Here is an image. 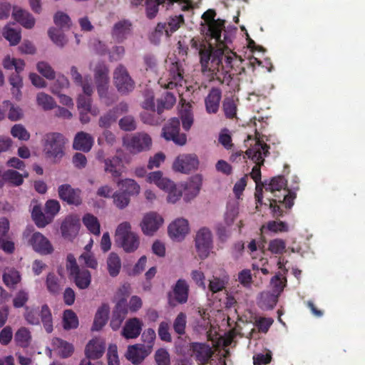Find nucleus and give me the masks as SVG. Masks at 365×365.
Instances as JSON below:
<instances>
[{
  "label": "nucleus",
  "mask_w": 365,
  "mask_h": 365,
  "mask_svg": "<svg viewBox=\"0 0 365 365\" xmlns=\"http://www.w3.org/2000/svg\"><path fill=\"white\" fill-rule=\"evenodd\" d=\"M190 46L198 51L201 71L210 81H217L220 84H230L231 78L222 66V51H214L210 43L201 41L199 38H192L190 40Z\"/></svg>",
  "instance_id": "1"
},
{
  "label": "nucleus",
  "mask_w": 365,
  "mask_h": 365,
  "mask_svg": "<svg viewBox=\"0 0 365 365\" xmlns=\"http://www.w3.org/2000/svg\"><path fill=\"white\" fill-rule=\"evenodd\" d=\"M216 12L214 9H208L202 16L205 25L207 26L206 34L215 42L220 43H232L231 35L225 30V21L217 19H215Z\"/></svg>",
  "instance_id": "2"
},
{
  "label": "nucleus",
  "mask_w": 365,
  "mask_h": 365,
  "mask_svg": "<svg viewBox=\"0 0 365 365\" xmlns=\"http://www.w3.org/2000/svg\"><path fill=\"white\" fill-rule=\"evenodd\" d=\"M269 146L262 140L257 139L254 145L245 151V155L256 165L252 168L251 177L257 185L261 180L260 167L264 165V158L269 154Z\"/></svg>",
  "instance_id": "3"
},
{
  "label": "nucleus",
  "mask_w": 365,
  "mask_h": 365,
  "mask_svg": "<svg viewBox=\"0 0 365 365\" xmlns=\"http://www.w3.org/2000/svg\"><path fill=\"white\" fill-rule=\"evenodd\" d=\"M94 78L101 100L106 106L113 103L116 101V98L114 94H110L108 92V68L104 63L99 62L96 66Z\"/></svg>",
  "instance_id": "4"
},
{
  "label": "nucleus",
  "mask_w": 365,
  "mask_h": 365,
  "mask_svg": "<svg viewBox=\"0 0 365 365\" xmlns=\"http://www.w3.org/2000/svg\"><path fill=\"white\" fill-rule=\"evenodd\" d=\"M115 241L128 253L135 252L140 245L139 237L131 232L130 224L128 222H123L118 226L115 230Z\"/></svg>",
  "instance_id": "5"
},
{
  "label": "nucleus",
  "mask_w": 365,
  "mask_h": 365,
  "mask_svg": "<svg viewBox=\"0 0 365 365\" xmlns=\"http://www.w3.org/2000/svg\"><path fill=\"white\" fill-rule=\"evenodd\" d=\"M66 269L69 277L73 279L78 289H85L90 286L91 282V272L86 269H81L76 262L75 257L71 254L67 256Z\"/></svg>",
  "instance_id": "6"
},
{
  "label": "nucleus",
  "mask_w": 365,
  "mask_h": 365,
  "mask_svg": "<svg viewBox=\"0 0 365 365\" xmlns=\"http://www.w3.org/2000/svg\"><path fill=\"white\" fill-rule=\"evenodd\" d=\"M66 138L56 132L46 133L42 140L43 152L49 158H61L63 155Z\"/></svg>",
  "instance_id": "7"
},
{
  "label": "nucleus",
  "mask_w": 365,
  "mask_h": 365,
  "mask_svg": "<svg viewBox=\"0 0 365 365\" xmlns=\"http://www.w3.org/2000/svg\"><path fill=\"white\" fill-rule=\"evenodd\" d=\"M3 66L4 68L8 70L14 69L16 73L11 75L9 78V83L12 86V93L15 96L16 99L21 96L20 88L23 86L22 78L19 73L24 71L25 63L20 58H11L6 56L3 61Z\"/></svg>",
  "instance_id": "8"
},
{
  "label": "nucleus",
  "mask_w": 365,
  "mask_h": 365,
  "mask_svg": "<svg viewBox=\"0 0 365 365\" xmlns=\"http://www.w3.org/2000/svg\"><path fill=\"white\" fill-rule=\"evenodd\" d=\"M195 246L200 259H205L208 257L213 248L212 234L209 228L203 227L197 232Z\"/></svg>",
  "instance_id": "9"
},
{
  "label": "nucleus",
  "mask_w": 365,
  "mask_h": 365,
  "mask_svg": "<svg viewBox=\"0 0 365 365\" xmlns=\"http://www.w3.org/2000/svg\"><path fill=\"white\" fill-rule=\"evenodd\" d=\"M113 80L118 91L122 95H127L135 88V81L128 73L126 68L122 64L118 66L115 69Z\"/></svg>",
  "instance_id": "10"
},
{
  "label": "nucleus",
  "mask_w": 365,
  "mask_h": 365,
  "mask_svg": "<svg viewBox=\"0 0 365 365\" xmlns=\"http://www.w3.org/2000/svg\"><path fill=\"white\" fill-rule=\"evenodd\" d=\"M152 139L145 133H136L130 138L123 139V145L132 154H137L150 150Z\"/></svg>",
  "instance_id": "11"
},
{
  "label": "nucleus",
  "mask_w": 365,
  "mask_h": 365,
  "mask_svg": "<svg viewBox=\"0 0 365 365\" xmlns=\"http://www.w3.org/2000/svg\"><path fill=\"white\" fill-rule=\"evenodd\" d=\"M180 123L178 118H171L163 128L162 135L167 140H173L176 145H184L187 142V136L180 133Z\"/></svg>",
  "instance_id": "12"
},
{
  "label": "nucleus",
  "mask_w": 365,
  "mask_h": 365,
  "mask_svg": "<svg viewBox=\"0 0 365 365\" xmlns=\"http://www.w3.org/2000/svg\"><path fill=\"white\" fill-rule=\"evenodd\" d=\"M184 69L179 62L173 63L169 69L168 77L166 79L161 78L159 83L161 87L167 89H173L180 86H182L183 81Z\"/></svg>",
  "instance_id": "13"
},
{
  "label": "nucleus",
  "mask_w": 365,
  "mask_h": 365,
  "mask_svg": "<svg viewBox=\"0 0 365 365\" xmlns=\"http://www.w3.org/2000/svg\"><path fill=\"white\" fill-rule=\"evenodd\" d=\"M189 294V286L185 279H178L173 287V292L168 293V304L170 306H175V302L182 304L187 302Z\"/></svg>",
  "instance_id": "14"
},
{
  "label": "nucleus",
  "mask_w": 365,
  "mask_h": 365,
  "mask_svg": "<svg viewBox=\"0 0 365 365\" xmlns=\"http://www.w3.org/2000/svg\"><path fill=\"white\" fill-rule=\"evenodd\" d=\"M189 350L191 356L200 365L207 364L213 354L212 348L207 343L191 342Z\"/></svg>",
  "instance_id": "15"
},
{
  "label": "nucleus",
  "mask_w": 365,
  "mask_h": 365,
  "mask_svg": "<svg viewBox=\"0 0 365 365\" xmlns=\"http://www.w3.org/2000/svg\"><path fill=\"white\" fill-rule=\"evenodd\" d=\"M59 198L68 205H80L82 203L81 190L73 188L69 184H63L58 187Z\"/></svg>",
  "instance_id": "16"
},
{
  "label": "nucleus",
  "mask_w": 365,
  "mask_h": 365,
  "mask_svg": "<svg viewBox=\"0 0 365 365\" xmlns=\"http://www.w3.org/2000/svg\"><path fill=\"white\" fill-rule=\"evenodd\" d=\"M29 244L36 252L42 255H50L53 252L51 242L39 232L33 233L29 240Z\"/></svg>",
  "instance_id": "17"
},
{
  "label": "nucleus",
  "mask_w": 365,
  "mask_h": 365,
  "mask_svg": "<svg viewBox=\"0 0 365 365\" xmlns=\"http://www.w3.org/2000/svg\"><path fill=\"white\" fill-rule=\"evenodd\" d=\"M198 159L195 155H182L178 156L173 163V168L177 172L188 173L197 168Z\"/></svg>",
  "instance_id": "18"
},
{
  "label": "nucleus",
  "mask_w": 365,
  "mask_h": 365,
  "mask_svg": "<svg viewBox=\"0 0 365 365\" xmlns=\"http://www.w3.org/2000/svg\"><path fill=\"white\" fill-rule=\"evenodd\" d=\"M81 227L80 220L76 215H68L62 222L61 232L65 239L72 240L78 233Z\"/></svg>",
  "instance_id": "19"
},
{
  "label": "nucleus",
  "mask_w": 365,
  "mask_h": 365,
  "mask_svg": "<svg viewBox=\"0 0 365 365\" xmlns=\"http://www.w3.org/2000/svg\"><path fill=\"white\" fill-rule=\"evenodd\" d=\"M163 222V217L156 212H150L145 215L140 227L145 235H153Z\"/></svg>",
  "instance_id": "20"
},
{
  "label": "nucleus",
  "mask_w": 365,
  "mask_h": 365,
  "mask_svg": "<svg viewBox=\"0 0 365 365\" xmlns=\"http://www.w3.org/2000/svg\"><path fill=\"white\" fill-rule=\"evenodd\" d=\"M188 221L184 218H178L168 226V235L173 240H182L189 232Z\"/></svg>",
  "instance_id": "21"
},
{
  "label": "nucleus",
  "mask_w": 365,
  "mask_h": 365,
  "mask_svg": "<svg viewBox=\"0 0 365 365\" xmlns=\"http://www.w3.org/2000/svg\"><path fill=\"white\" fill-rule=\"evenodd\" d=\"M150 353V346L138 344L128 346L126 358L133 364H138L141 363Z\"/></svg>",
  "instance_id": "22"
},
{
  "label": "nucleus",
  "mask_w": 365,
  "mask_h": 365,
  "mask_svg": "<svg viewBox=\"0 0 365 365\" xmlns=\"http://www.w3.org/2000/svg\"><path fill=\"white\" fill-rule=\"evenodd\" d=\"M222 98V91L218 88H212L205 99V105L207 113L215 114L220 108Z\"/></svg>",
  "instance_id": "23"
},
{
  "label": "nucleus",
  "mask_w": 365,
  "mask_h": 365,
  "mask_svg": "<svg viewBox=\"0 0 365 365\" xmlns=\"http://www.w3.org/2000/svg\"><path fill=\"white\" fill-rule=\"evenodd\" d=\"M128 314V308L123 300L119 301L113 311L110 326L113 330H117L121 326Z\"/></svg>",
  "instance_id": "24"
},
{
  "label": "nucleus",
  "mask_w": 365,
  "mask_h": 365,
  "mask_svg": "<svg viewBox=\"0 0 365 365\" xmlns=\"http://www.w3.org/2000/svg\"><path fill=\"white\" fill-rule=\"evenodd\" d=\"M143 323L136 317L128 319L122 330V335L125 339H135L142 331Z\"/></svg>",
  "instance_id": "25"
},
{
  "label": "nucleus",
  "mask_w": 365,
  "mask_h": 365,
  "mask_svg": "<svg viewBox=\"0 0 365 365\" xmlns=\"http://www.w3.org/2000/svg\"><path fill=\"white\" fill-rule=\"evenodd\" d=\"M105 349V343L102 340L93 339L86 345L85 354L89 359H98L103 356Z\"/></svg>",
  "instance_id": "26"
},
{
  "label": "nucleus",
  "mask_w": 365,
  "mask_h": 365,
  "mask_svg": "<svg viewBox=\"0 0 365 365\" xmlns=\"http://www.w3.org/2000/svg\"><path fill=\"white\" fill-rule=\"evenodd\" d=\"M105 171L111 174L113 179L118 178L121 176L123 164L120 158L113 156L110 158H106L104 160Z\"/></svg>",
  "instance_id": "27"
},
{
  "label": "nucleus",
  "mask_w": 365,
  "mask_h": 365,
  "mask_svg": "<svg viewBox=\"0 0 365 365\" xmlns=\"http://www.w3.org/2000/svg\"><path fill=\"white\" fill-rule=\"evenodd\" d=\"M93 143V139L91 135L81 131L76 135L73 148L76 150L88 152L91 149Z\"/></svg>",
  "instance_id": "28"
},
{
  "label": "nucleus",
  "mask_w": 365,
  "mask_h": 365,
  "mask_svg": "<svg viewBox=\"0 0 365 365\" xmlns=\"http://www.w3.org/2000/svg\"><path fill=\"white\" fill-rule=\"evenodd\" d=\"M131 24L128 20H122L113 26L112 29V36L118 42H122L126 38L131 30Z\"/></svg>",
  "instance_id": "29"
},
{
  "label": "nucleus",
  "mask_w": 365,
  "mask_h": 365,
  "mask_svg": "<svg viewBox=\"0 0 365 365\" xmlns=\"http://www.w3.org/2000/svg\"><path fill=\"white\" fill-rule=\"evenodd\" d=\"M13 16L14 19L26 29L34 26L36 20L29 11L20 8H14Z\"/></svg>",
  "instance_id": "30"
},
{
  "label": "nucleus",
  "mask_w": 365,
  "mask_h": 365,
  "mask_svg": "<svg viewBox=\"0 0 365 365\" xmlns=\"http://www.w3.org/2000/svg\"><path fill=\"white\" fill-rule=\"evenodd\" d=\"M109 312V306L106 304H102L98 309L92 327L93 331H99L105 326L108 319Z\"/></svg>",
  "instance_id": "31"
},
{
  "label": "nucleus",
  "mask_w": 365,
  "mask_h": 365,
  "mask_svg": "<svg viewBox=\"0 0 365 365\" xmlns=\"http://www.w3.org/2000/svg\"><path fill=\"white\" fill-rule=\"evenodd\" d=\"M274 198L269 200V202L283 204L287 209H290L294 205V201L297 197L294 192L289 190H284L282 194L273 193Z\"/></svg>",
  "instance_id": "32"
},
{
  "label": "nucleus",
  "mask_w": 365,
  "mask_h": 365,
  "mask_svg": "<svg viewBox=\"0 0 365 365\" xmlns=\"http://www.w3.org/2000/svg\"><path fill=\"white\" fill-rule=\"evenodd\" d=\"M40 322L47 333H51L53 330V317L51 309L47 304L41 306L39 310Z\"/></svg>",
  "instance_id": "33"
},
{
  "label": "nucleus",
  "mask_w": 365,
  "mask_h": 365,
  "mask_svg": "<svg viewBox=\"0 0 365 365\" xmlns=\"http://www.w3.org/2000/svg\"><path fill=\"white\" fill-rule=\"evenodd\" d=\"M108 272L112 277H117L121 269V259L115 252H111L107 258Z\"/></svg>",
  "instance_id": "34"
},
{
  "label": "nucleus",
  "mask_w": 365,
  "mask_h": 365,
  "mask_svg": "<svg viewBox=\"0 0 365 365\" xmlns=\"http://www.w3.org/2000/svg\"><path fill=\"white\" fill-rule=\"evenodd\" d=\"M217 44V46L218 47L217 50H221L223 51V57L222 58V66H223L224 71L230 76L231 75L229 73L228 68H232V62L234 59V57H237V55L235 53L231 52V54L225 55V53L227 52L229 50L228 45L230 43H220V42H215ZM232 80V77H230Z\"/></svg>",
  "instance_id": "35"
},
{
  "label": "nucleus",
  "mask_w": 365,
  "mask_h": 365,
  "mask_svg": "<svg viewBox=\"0 0 365 365\" xmlns=\"http://www.w3.org/2000/svg\"><path fill=\"white\" fill-rule=\"evenodd\" d=\"M21 279L20 273L15 269L8 268L4 270L3 281L9 288L14 289L17 284L21 282Z\"/></svg>",
  "instance_id": "36"
},
{
  "label": "nucleus",
  "mask_w": 365,
  "mask_h": 365,
  "mask_svg": "<svg viewBox=\"0 0 365 365\" xmlns=\"http://www.w3.org/2000/svg\"><path fill=\"white\" fill-rule=\"evenodd\" d=\"M24 183V175L16 170L9 169L4 171V185L18 187Z\"/></svg>",
  "instance_id": "37"
},
{
  "label": "nucleus",
  "mask_w": 365,
  "mask_h": 365,
  "mask_svg": "<svg viewBox=\"0 0 365 365\" xmlns=\"http://www.w3.org/2000/svg\"><path fill=\"white\" fill-rule=\"evenodd\" d=\"M175 102V96L170 92H166L163 97L158 100L157 114L161 115L164 109H170Z\"/></svg>",
  "instance_id": "38"
},
{
  "label": "nucleus",
  "mask_w": 365,
  "mask_h": 365,
  "mask_svg": "<svg viewBox=\"0 0 365 365\" xmlns=\"http://www.w3.org/2000/svg\"><path fill=\"white\" fill-rule=\"evenodd\" d=\"M31 336L29 330L26 327H21L14 335V340L17 346L26 348L29 346Z\"/></svg>",
  "instance_id": "39"
},
{
  "label": "nucleus",
  "mask_w": 365,
  "mask_h": 365,
  "mask_svg": "<svg viewBox=\"0 0 365 365\" xmlns=\"http://www.w3.org/2000/svg\"><path fill=\"white\" fill-rule=\"evenodd\" d=\"M83 223L86 228L93 235H100V223L96 217L93 215L87 213L83 217Z\"/></svg>",
  "instance_id": "40"
},
{
  "label": "nucleus",
  "mask_w": 365,
  "mask_h": 365,
  "mask_svg": "<svg viewBox=\"0 0 365 365\" xmlns=\"http://www.w3.org/2000/svg\"><path fill=\"white\" fill-rule=\"evenodd\" d=\"M180 118L182 128L187 131L190 129L194 122V115L190 105H186L180 111Z\"/></svg>",
  "instance_id": "41"
},
{
  "label": "nucleus",
  "mask_w": 365,
  "mask_h": 365,
  "mask_svg": "<svg viewBox=\"0 0 365 365\" xmlns=\"http://www.w3.org/2000/svg\"><path fill=\"white\" fill-rule=\"evenodd\" d=\"M277 297L274 294L269 292L261 293L258 304L264 309H272L277 304Z\"/></svg>",
  "instance_id": "42"
},
{
  "label": "nucleus",
  "mask_w": 365,
  "mask_h": 365,
  "mask_svg": "<svg viewBox=\"0 0 365 365\" xmlns=\"http://www.w3.org/2000/svg\"><path fill=\"white\" fill-rule=\"evenodd\" d=\"M63 328L66 330L76 329L78 326V319L76 313L71 309H66L63 312Z\"/></svg>",
  "instance_id": "43"
},
{
  "label": "nucleus",
  "mask_w": 365,
  "mask_h": 365,
  "mask_svg": "<svg viewBox=\"0 0 365 365\" xmlns=\"http://www.w3.org/2000/svg\"><path fill=\"white\" fill-rule=\"evenodd\" d=\"M53 344L60 349V355L63 358L70 356L73 352V345L61 339H53Z\"/></svg>",
  "instance_id": "44"
},
{
  "label": "nucleus",
  "mask_w": 365,
  "mask_h": 365,
  "mask_svg": "<svg viewBox=\"0 0 365 365\" xmlns=\"http://www.w3.org/2000/svg\"><path fill=\"white\" fill-rule=\"evenodd\" d=\"M118 115L115 113V110L110 109L103 115H101L98 120V125L103 128H109L111 125L117 121Z\"/></svg>",
  "instance_id": "45"
},
{
  "label": "nucleus",
  "mask_w": 365,
  "mask_h": 365,
  "mask_svg": "<svg viewBox=\"0 0 365 365\" xmlns=\"http://www.w3.org/2000/svg\"><path fill=\"white\" fill-rule=\"evenodd\" d=\"M222 110L227 118H234L237 115V106L233 98H225L222 102Z\"/></svg>",
  "instance_id": "46"
},
{
  "label": "nucleus",
  "mask_w": 365,
  "mask_h": 365,
  "mask_svg": "<svg viewBox=\"0 0 365 365\" xmlns=\"http://www.w3.org/2000/svg\"><path fill=\"white\" fill-rule=\"evenodd\" d=\"M46 285L48 291L53 294H58L61 291V285L58 278L53 272H49L46 277Z\"/></svg>",
  "instance_id": "47"
},
{
  "label": "nucleus",
  "mask_w": 365,
  "mask_h": 365,
  "mask_svg": "<svg viewBox=\"0 0 365 365\" xmlns=\"http://www.w3.org/2000/svg\"><path fill=\"white\" fill-rule=\"evenodd\" d=\"M31 216L36 226L38 227H44L51 221V220H48L46 219L40 205L34 206L31 212Z\"/></svg>",
  "instance_id": "48"
},
{
  "label": "nucleus",
  "mask_w": 365,
  "mask_h": 365,
  "mask_svg": "<svg viewBox=\"0 0 365 365\" xmlns=\"http://www.w3.org/2000/svg\"><path fill=\"white\" fill-rule=\"evenodd\" d=\"M3 36L12 46L17 45L21 40L20 31L11 28L9 25L4 27Z\"/></svg>",
  "instance_id": "49"
},
{
  "label": "nucleus",
  "mask_w": 365,
  "mask_h": 365,
  "mask_svg": "<svg viewBox=\"0 0 365 365\" xmlns=\"http://www.w3.org/2000/svg\"><path fill=\"white\" fill-rule=\"evenodd\" d=\"M123 192H125L129 197L136 195L140 192L139 185L133 179H125L120 182Z\"/></svg>",
  "instance_id": "50"
},
{
  "label": "nucleus",
  "mask_w": 365,
  "mask_h": 365,
  "mask_svg": "<svg viewBox=\"0 0 365 365\" xmlns=\"http://www.w3.org/2000/svg\"><path fill=\"white\" fill-rule=\"evenodd\" d=\"M36 101L37 104L45 110H51L56 106L54 99L45 93H39L37 95Z\"/></svg>",
  "instance_id": "51"
},
{
  "label": "nucleus",
  "mask_w": 365,
  "mask_h": 365,
  "mask_svg": "<svg viewBox=\"0 0 365 365\" xmlns=\"http://www.w3.org/2000/svg\"><path fill=\"white\" fill-rule=\"evenodd\" d=\"M287 180L282 175L274 177L266 190H270L271 192L274 193L276 192H280L282 190H287Z\"/></svg>",
  "instance_id": "52"
},
{
  "label": "nucleus",
  "mask_w": 365,
  "mask_h": 365,
  "mask_svg": "<svg viewBox=\"0 0 365 365\" xmlns=\"http://www.w3.org/2000/svg\"><path fill=\"white\" fill-rule=\"evenodd\" d=\"M187 326V316L184 312H180L173 322V329L175 332L179 335L185 334Z\"/></svg>",
  "instance_id": "53"
},
{
  "label": "nucleus",
  "mask_w": 365,
  "mask_h": 365,
  "mask_svg": "<svg viewBox=\"0 0 365 365\" xmlns=\"http://www.w3.org/2000/svg\"><path fill=\"white\" fill-rule=\"evenodd\" d=\"M48 34L51 41L58 46L63 47L67 42L65 35L56 28H51Z\"/></svg>",
  "instance_id": "54"
},
{
  "label": "nucleus",
  "mask_w": 365,
  "mask_h": 365,
  "mask_svg": "<svg viewBox=\"0 0 365 365\" xmlns=\"http://www.w3.org/2000/svg\"><path fill=\"white\" fill-rule=\"evenodd\" d=\"M119 128L123 131H133L137 128V123L133 116L130 115L121 118L118 121Z\"/></svg>",
  "instance_id": "55"
},
{
  "label": "nucleus",
  "mask_w": 365,
  "mask_h": 365,
  "mask_svg": "<svg viewBox=\"0 0 365 365\" xmlns=\"http://www.w3.org/2000/svg\"><path fill=\"white\" fill-rule=\"evenodd\" d=\"M168 27V31H166V36H170L173 33L176 31L182 24L184 23V18L182 14L170 17L168 22H166Z\"/></svg>",
  "instance_id": "56"
},
{
  "label": "nucleus",
  "mask_w": 365,
  "mask_h": 365,
  "mask_svg": "<svg viewBox=\"0 0 365 365\" xmlns=\"http://www.w3.org/2000/svg\"><path fill=\"white\" fill-rule=\"evenodd\" d=\"M53 21L57 26L63 29H68L71 26L70 17L61 11H58L54 15Z\"/></svg>",
  "instance_id": "57"
},
{
  "label": "nucleus",
  "mask_w": 365,
  "mask_h": 365,
  "mask_svg": "<svg viewBox=\"0 0 365 365\" xmlns=\"http://www.w3.org/2000/svg\"><path fill=\"white\" fill-rule=\"evenodd\" d=\"M36 68L47 79L53 80L55 78V71L48 63L44 61L38 62L36 65Z\"/></svg>",
  "instance_id": "58"
},
{
  "label": "nucleus",
  "mask_w": 365,
  "mask_h": 365,
  "mask_svg": "<svg viewBox=\"0 0 365 365\" xmlns=\"http://www.w3.org/2000/svg\"><path fill=\"white\" fill-rule=\"evenodd\" d=\"M69 86V81L64 76H58L56 81L51 87V91L54 95H58L61 91L63 88H67Z\"/></svg>",
  "instance_id": "59"
},
{
  "label": "nucleus",
  "mask_w": 365,
  "mask_h": 365,
  "mask_svg": "<svg viewBox=\"0 0 365 365\" xmlns=\"http://www.w3.org/2000/svg\"><path fill=\"white\" fill-rule=\"evenodd\" d=\"M114 204L119 209H123L127 207L130 202V197L123 192H115L113 195Z\"/></svg>",
  "instance_id": "60"
},
{
  "label": "nucleus",
  "mask_w": 365,
  "mask_h": 365,
  "mask_svg": "<svg viewBox=\"0 0 365 365\" xmlns=\"http://www.w3.org/2000/svg\"><path fill=\"white\" fill-rule=\"evenodd\" d=\"M11 133L14 138H17L21 140H28L30 138L29 133L21 124L14 125L11 128Z\"/></svg>",
  "instance_id": "61"
},
{
  "label": "nucleus",
  "mask_w": 365,
  "mask_h": 365,
  "mask_svg": "<svg viewBox=\"0 0 365 365\" xmlns=\"http://www.w3.org/2000/svg\"><path fill=\"white\" fill-rule=\"evenodd\" d=\"M286 249V242L282 239H274L269 243V250L273 254H282Z\"/></svg>",
  "instance_id": "62"
},
{
  "label": "nucleus",
  "mask_w": 365,
  "mask_h": 365,
  "mask_svg": "<svg viewBox=\"0 0 365 365\" xmlns=\"http://www.w3.org/2000/svg\"><path fill=\"white\" fill-rule=\"evenodd\" d=\"M267 228L274 233L286 232L289 230L287 224L282 221H269L267 224Z\"/></svg>",
  "instance_id": "63"
},
{
  "label": "nucleus",
  "mask_w": 365,
  "mask_h": 365,
  "mask_svg": "<svg viewBox=\"0 0 365 365\" xmlns=\"http://www.w3.org/2000/svg\"><path fill=\"white\" fill-rule=\"evenodd\" d=\"M155 360L158 365H170L169 353L164 349L157 350Z\"/></svg>",
  "instance_id": "64"
}]
</instances>
